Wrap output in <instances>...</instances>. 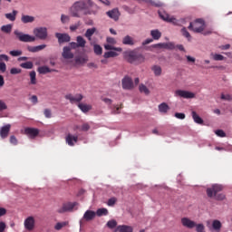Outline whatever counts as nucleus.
<instances>
[{
	"label": "nucleus",
	"instance_id": "nucleus-1",
	"mask_svg": "<svg viewBox=\"0 0 232 232\" xmlns=\"http://www.w3.org/2000/svg\"><path fill=\"white\" fill-rule=\"evenodd\" d=\"M223 189L224 187H222V185L214 184L210 188H207V195L208 198H215L216 200H226V195L224 193H220V191Z\"/></svg>",
	"mask_w": 232,
	"mask_h": 232
},
{
	"label": "nucleus",
	"instance_id": "nucleus-2",
	"mask_svg": "<svg viewBox=\"0 0 232 232\" xmlns=\"http://www.w3.org/2000/svg\"><path fill=\"white\" fill-rule=\"evenodd\" d=\"M124 59L128 61L130 64H140L144 63V55L135 52V51H130V52H125L124 54Z\"/></svg>",
	"mask_w": 232,
	"mask_h": 232
},
{
	"label": "nucleus",
	"instance_id": "nucleus-3",
	"mask_svg": "<svg viewBox=\"0 0 232 232\" xmlns=\"http://www.w3.org/2000/svg\"><path fill=\"white\" fill-rule=\"evenodd\" d=\"M87 5L84 2H75L71 8L72 17H81V12L86 10Z\"/></svg>",
	"mask_w": 232,
	"mask_h": 232
},
{
	"label": "nucleus",
	"instance_id": "nucleus-4",
	"mask_svg": "<svg viewBox=\"0 0 232 232\" xmlns=\"http://www.w3.org/2000/svg\"><path fill=\"white\" fill-rule=\"evenodd\" d=\"M204 20L197 19L195 22L190 23L188 28L195 32V34H202V32H204Z\"/></svg>",
	"mask_w": 232,
	"mask_h": 232
},
{
	"label": "nucleus",
	"instance_id": "nucleus-5",
	"mask_svg": "<svg viewBox=\"0 0 232 232\" xmlns=\"http://www.w3.org/2000/svg\"><path fill=\"white\" fill-rule=\"evenodd\" d=\"M14 35H16L18 41H21V43H34L35 41V36L25 34L19 31H14Z\"/></svg>",
	"mask_w": 232,
	"mask_h": 232
},
{
	"label": "nucleus",
	"instance_id": "nucleus-6",
	"mask_svg": "<svg viewBox=\"0 0 232 232\" xmlns=\"http://www.w3.org/2000/svg\"><path fill=\"white\" fill-rule=\"evenodd\" d=\"M34 34L35 37H38V39H41L42 41H44V39L48 37V30L46 27L35 28Z\"/></svg>",
	"mask_w": 232,
	"mask_h": 232
},
{
	"label": "nucleus",
	"instance_id": "nucleus-7",
	"mask_svg": "<svg viewBox=\"0 0 232 232\" xmlns=\"http://www.w3.org/2000/svg\"><path fill=\"white\" fill-rule=\"evenodd\" d=\"M66 101H69L71 104H77V102H81L82 99H84V96L81 93H77L75 95L69 93L65 95Z\"/></svg>",
	"mask_w": 232,
	"mask_h": 232
},
{
	"label": "nucleus",
	"instance_id": "nucleus-8",
	"mask_svg": "<svg viewBox=\"0 0 232 232\" xmlns=\"http://www.w3.org/2000/svg\"><path fill=\"white\" fill-rule=\"evenodd\" d=\"M176 97H181L182 99H195V93L189 91L177 90L175 92Z\"/></svg>",
	"mask_w": 232,
	"mask_h": 232
},
{
	"label": "nucleus",
	"instance_id": "nucleus-9",
	"mask_svg": "<svg viewBox=\"0 0 232 232\" xmlns=\"http://www.w3.org/2000/svg\"><path fill=\"white\" fill-rule=\"evenodd\" d=\"M181 224L183 227H187V229H193L194 227H196L197 230V226H198L197 222L191 220L189 218H182Z\"/></svg>",
	"mask_w": 232,
	"mask_h": 232
},
{
	"label": "nucleus",
	"instance_id": "nucleus-10",
	"mask_svg": "<svg viewBox=\"0 0 232 232\" xmlns=\"http://www.w3.org/2000/svg\"><path fill=\"white\" fill-rule=\"evenodd\" d=\"M75 206H77V202L63 203V207L58 209V212L59 213H68L70 211H73V208H75Z\"/></svg>",
	"mask_w": 232,
	"mask_h": 232
},
{
	"label": "nucleus",
	"instance_id": "nucleus-11",
	"mask_svg": "<svg viewBox=\"0 0 232 232\" xmlns=\"http://www.w3.org/2000/svg\"><path fill=\"white\" fill-rule=\"evenodd\" d=\"M121 86L123 90H133L135 85L133 84V80L130 77L125 76L121 81Z\"/></svg>",
	"mask_w": 232,
	"mask_h": 232
},
{
	"label": "nucleus",
	"instance_id": "nucleus-12",
	"mask_svg": "<svg viewBox=\"0 0 232 232\" xmlns=\"http://www.w3.org/2000/svg\"><path fill=\"white\" fill-rule=\"evenodd\" d=\"M55 37L56 39H58L59 44H63V43H70V41L72 40L70 34H68L56 33Z\"/></svg>",
	"mask_w": 232,
	"mask_h": 232
},
{
	"label": "nucleus",
	"instance_id": "nucleus-13",
	"mask_svg": "<svg viewBox=\"0 0 232 232\" xmlns=\"http://www.w3.org/2000/svg\"><path fill=\"white\" fill-rule=\"evenodd\" d=\"M24 225L25 229H27V231H34V229L35 227V218H34V217H28L24 220Z\"/></svg>",
	"mask_w": 232,
	"mask_h": 232
},
{
	"label": "nucleus",
	"instance_id": "nucleus-14",
	"mask_svg": "<svg viewBox=\"0 0 232 232\" xmlns=\"http://www.w3.org/2000/svg\"><path fill=\"white\" fill-rule=\"evenodd\" d=\"M74 63L76 66H82V64H86L88 63V56L85 54L77 55L74 58Z\"/></svg>",
	"mask_w": 232,
	"mask_h": 232
},
{
	"label": "nucleus",
	"instance_id": "nucleus-15",
	"mask_svg": "<svg viewBox=\"0 0 232 232\" xmlns=\"http://www.w3.org/2000/svg\"><path fill=\"white\" fill-rule=\"evenodd\" d=\"M25 135H28L29 139H35L39 135V129L35 128H25Z\"/></svg>",
	"mask_w": 232,
	"mask_h": 232
},
{
	"label": "nucleus",
	"instance_id": "nucleus-16",
	"mask_svg": "<svg viewBox=\"0 0 232 232\" xmlns=\"http://www.w3.org/2000/svg\"><path fill=\"white\" fill-rule=\"evenodd\" d=\"M62 56L63 59H73V57H75L73 53H72V48H70V46L63 47Z\"/></svg>",
	"mask_w": 232,
	"mask_h": 232
},
{
	"label": "nucleus",
	"instance_id": "nucleus-17",
	"mask_svg": "<svg viewBox=\"0 0 232 232\" xmlns=\"http://www.w3.org/2000/svg\"><path fill=\"white\" fill-rule=\"evenodd\" d=\"M79 140V136H74L72 134H67L65 137V142L68 144V146H75V142Z\"/></svg>",
	"mask_w": 232,
	"mask_h": 232
},
{
	"label": "nucleus",
	"instance_id": "nucleus-18",
	"mask_svg": "<svg viewBox=\"0 0 232 232\" xmlns=\"http://www.w3.org/2000/svg\"><path fill=\"white\" fill-rule=\"evenodd\" d=\"M106 14L108 15V17H110L111 19H113L114 21H119V17L121 15V13L119 12V9L114 8L111 11H108L106 13Z\"/></svg>",
	"mask_w": 232,
	"mask_h": 232
},
{
	"label": "nucleus",
	"instance_id": "nucleus-19",
	"mask_svg": "<svg viewBox=\"0 0 232 232\" xmlns=\"http://www.w3.org/2000/svg\"><path fill=\"white\" fill-rule=\"evenodd\" d=\"M114 232H133V227L128 225H120L116 227Z\"/></svg>",
	"mask_w": 232,
	"mask_h": 232
},
{
	"label": "nucleus",
	"instance_id": "nucleus-20",
	"mask_svg": "<svg viewBox=\"0 0 232 232\" xmlns=\"http://www.w3.org/2000/svg\"><path fill=\"white\" fill-rule=\"evenodd\" d=\"M10 128H12V125L6 124L0 129V137L2 139H6V137H8V133H10Z\"/></svg>",
	"mask_w": 232,
	"mask_h": 232
},
{
	"label": "nucleus",
	"instance_id": "nucleus-21",
	"mask_svg": "<svg viewBox=\"0 0 232 232\" xmlns=\"http://www.w3.org/2000/svg\"><path fill=\"white\" fill-rule=\"evenodd\" d=\"M97 217L96 212L93 210H87L83 215V220H86L87 222H90L91 220H93Z\"/></svg>",
	"mask_w": 232,
	"mask_h": 232
},
{
	"label": "nucleus",
	"instance_id": "nucleus-22",
	"mask_svg": "<svg viewBox=\"0 0 232 232\" xmlns=\"http://www.w3.org/2000/svg\"><path fill=\"white\" fill-rule=\"evenodd\" d=\"M152 46H153V48H165L166 50H174L175 49V44L173 43L156 44Z\"/></svg>",
	"mask_w": 232,
	"mask_h": 232
},
{
	"label": "nucleus",
	"instance_id": "nucleus-23",
	"mask_svg": "<svg viewBox=\"0 0 232 232\" xmlns=\"http://www.w3.org/2000/svg\"><path fill=\"white\" fill-rule=\"evenodd\" d=\"M159 15L160 19H162L163 21H167V23H177V19L170 17L169 14L166 13L159 12Z\"/></svg>",
	"mask_w": 232,
	"mask_h": 232
},
{
	"label": "nucleus",
	"instance_id": "nucleus-24",
	"mask_svg": "<svg viewBox=\"0 0 232 232\" xmlns=\"http://www.w3.org/2000/svg\"><path fill=\"white\" fill-rule=\"evenodd\" d=\"M44 48H46V44L28 46L27 50L28 52H31V53H37V52H41L42 50H44Z\"/></svg>",
	"mask_w": 232,
	"mask_h": 232
},
{
	"label": "nucleus",
	"instance_id": "nucleus-25",
	"mask_svg": "<svg viewBox=\"0 0 232 232\" xmlns=\"http://www.w3.org/2000/svg\"><path fill=\"white\" fill-rule=\"evenodd\" d=\"M122 44H125L127 46H134L135 40L133 39V37L126 35L122 38Z\"/></svg>",
	"mask_w": 232,
	"mask_h": 232
},
{
	"label": "nucleus",
	"instance_id": "nucleus-26",
	"mask_svg": "<svg viewBox=\"0 0 232 232\" xmlns=\"http://www.w3.org/2000/svg\"><path fill=\"white\" fill-rule=\"evenodd\" d=\"M35 21V17L28 14H22L21 22L24 23V24H28V23H34Z\"/></svg>",
	"mask_w": 232,
	"mask_h": 232
},
{
	"label": "nucleus",
	"instance_id": "nucleus-27",
	"mask_svg": "<svg viewBox=\"0 0 232 232\" xmlns=\"http://www.w3.org/2000/svg\"><path fill=\"white\" fill-rule=\"evenodd\" d=\"M95 32H97V28H95V27L89 28L86 30V32L84 34V37H86V39H88V41H92V37L93 36Z\"/></svg>",
	"mask_w": 232,
	"mask_h": 232
},
{
	"label": "nucleus",
	"instance_id": "nucleus-28",
	"mask_svg": "<svg viewBox=\"0 0 232 232\" xmlns=\"http://www.w3.org/2000/svg\"><path fill=\"white\" fill-rule=\"evenodd\" d=\"M78 108L82 111L83 113H88L92 110V105L85 104V103H78Z\"/></svg>",
	"mask_w": 232,
	"mask_h": 232
},
{
	"label": "nucleus",
	"instance_id": "nucleus-29",
	"mask_svg": "<svg viewBox=\"0 0 232 232\" xmlns=\"http://www.w3.org/2000/svg\"><path fill=\"white\" fill-rule=\"evenodd\" d=\"M37 72L39 73H42L43 75H45V73H51V72H55V70H52L48 66H40L38 67Z\"/></svg>",
	"mask_w": 232,
	"mask_h": 232
},
{
	"label": "nucleus",
	"instance_id": "nucleus-30",
	"mask_svg": "<svg viewBox=\"0 0 232 232\" xmlns=\"http://www.w3.org/2000/svg\"><path fill=\"white\" fill-rule=\"evenodd\" d=\"M151 70L156 77H160V75H162V67L160 65L152 66Z\"/></svg>",
	"mask_w": 232,
	"mask_h": 232
},
{
	"label": "nucleus",
	"instance_id": "nucleus-31",
	"mask_svg": "<svg viewBox=\"0 0 232 232\" xmlns=\"http://www.w3.org/2000/svg\"><path fill=\"white\" fill-rule=\"evenodd\" d=\"M150 35L155 41H159V39L162 37V33H160V31L156 29V30L150 31Z\"/></svg>",
	"mask_w": 232,
	"mask_h": 232
},
{
	"label": "nucleus",
	"instance_id": "nucleus-32",
	"mask_svg": "<svg viewBox=\"0 0 232 232\" xmlns=\"http://www.w3.org/2000/svg\"><path fill=\"white\" fill-rule=\"evenodd\" d=\"M192 118L194 122L197 124H204V120H202V118H200V116H198L195 111H192Z\"/></svg>",
	"mask_w": 232,
	"mask_h": 232
},
{
	"label": "nucleus",
	"instance_id": "nucleus-33",
	"mask_svg": "<svg viewBox=\"0 0 232 232\" xmlns=\"http://www.w3.org/2000/svg\"><path fill=\"white\" fill-rule=\"evenodd\" d=\"M159 111L160 113H166L167 111H169V105L168 103L163 102L159 105Z\"/></svg>",
	"mask_w": 232,
	"mask_h": 232
},
{
	"label": "nucleus",
	"instance_id": "nucleus-34",
	"mask_svg": "<svg viewBox=\"0 0 232 232\" xmlns=\"http://www.w3.org/2000/svg\"><path fill=\"white\" fill-rule=\"evenodd\" d=\"M17 10H13L12 13H7L5 14V17L9 20V21H15V18L17 17Z\"/></svg>",
	"mask_w": 232,
	"mask_h": 232
},
{
	"label": "nucleus",
	"instance_id": "nucleus-35",
	"mask_svg": "<svg viewBox=\"0 0 232 232\" xmlns=\"http://www.w3.org/2000/svg\"><path fill=\"white\" fill-rule=\"evenodd\" d=\"M119 53L115 51H109L104 53L103 57L104 59H111V57H118Z\"/></svg>",
	"mask_w": 232,
	"mask_h": 232
},
{
	"label": "nucleus",
	"instance_id": "nucleus-36",
	"mask_svg": "<svg viewBox=\"0 0 232 232\" xmlns=\"http://www.w3.org/2000/svg\"><path fill=\"white\" fill-rule=\"evenodd\" d=\"M76 41V44L80 48H84V46H86V40H84L82 36H77Z\"/></svg>",
	"mask_w": 232,
	"mask_h": 232
},
{
	"label": "nucleus",
	"instance_id": "nucleus-37",
	"mask_svg": "<svg viewBox=\"0 0 232 232\" xmlns=\"http://www.w3.org/2000/svg\"><path fill=\"white\" fill-rule=\"evenodd\" d=\"M212 229H217V230L222 229V223L220 222V220L215 219L212 222Z\"/></svg>",
	"mask_w": 232,
	"mask_h": 232
},
{
	"label": "nucleus",
	"instance_id": "nucleus-38",
	"mask_svg": "<svg viewBox=\"0 0 232 232\" xmlns=\"http://www.w3.org/2000/svg\"><path fill=\"white\" fill-rule=\"evenodd\" d=\"M21 68H24V70H32L34 68V63L32 62H25L20 64Z\"/></svg>",
	"mask_w": 232,
	"mask_h": 232
},
{
	"label": "nucleus",
	"instance_id": "nucleus-39",
	"mask_svg": "<svg viewBox=\"0 0 232 232\" xmlns=\"http://www.w3.org/2000/svg\"><path fill=\"white\" fill-rule=\"evenodd\" d=\"M66 226H68V221L58 222V223L54 226V229H56V231H61V228H62V227H66Z\"/></svg>",
	"mask_w": 232,
	"mask_h": 232
},
{
	"label": "nucleus",
	"instance_id": "nucleus-40",
	"mask_svg": "<svg viewBox=\"0 0 232 232\" xmlns=\"http://www.w3.org/2000/svg\"><path fill=\"white\" fill-rule=\"evenodd\" d=\"M97 217H106L108 215L107 208H99L96 212Z\"/></svg>",
	"mask_w": 232,
	"mask_h": 232
},
{
	"label": "nucleus",
	"instance_id": "nucleus-41",
	"mask_svg": "<svg viewBox=\"0 0 232 232\" xmlns=\"http://www.w3.org/2000/svg\"><path fill=\"white\" fill-rule=\"evenodd\" d=\"M105 50H113L114 52H122V48L121 47H115L111 44H105L104 45Z\"/></svg>",
	"mask_w": 232,
	"mask_h": 232
},
{
	"label": "nucleus",
	"instance_id": "nucleus-42",
	"mask_svg": "<svg viewBox=\"0 0 232 232\" xmlns=\"http://www.w3.org/2000/svg\"><path fill=\"white\" fill-rule=\"evenodd\" d=\"M1 31L4 32V34H11L12 33V24L3 25L1 27Z\"/></svg>",
	"mask_w": 232,
	"mask_h": 232
},
{
	"label": "nucleus",
	"instance_id": "nucleus-43",
	"mask_svg": "<svg viewBox=\"0 0 232 232\" xmlns=\"http://www.w3.org/2000/svg\"><path fill=\"white\" fill-rule=\"evenodd\" d=\"M93 50L96 55H102V47H101V45L94 44Z\"/></svg>",
	"mask_w": 232,
	"mask_h": 232
},
{
	"label": "nucleus",
	"instance_id": "nucleus-44",
	"mask_svg": "<svg viewBox=\"0 0 232 232\" xmlns=\"http://www.w3.org/2000/svg\"><path fill=\"white\" fill-rule=\"evenodd\" d=\"M181 34L184 37H186L188 41H191V34H189V32H188V29H186V27H183L181 29Z\"/></svg>",
	"mask_w": 232,
	"mask_h": 232
},
{
	"label": "nucleus",
	"instance_id": "nucleus-45",
	"mask_svg": "<svg viewBox=\"0 0 232 232\" xmlns=\"http://www.w3.org/2000/svg\"><path fill=\"white\" fill-rule=\"evenodd\" d=\"M140 93H145V95H150V89L144 84L140 85Z\"/></svg>",
	"mask_w": 232,
	"mask_h": 232
},
{
	"label": "nucleus",
	"instance_id": "nucleus-46",
	"mask_svg": "<svg viewBox=\"0 0 232 232\" xmlns=\"http://www.w3.org/2000/svg\"><path fill=\"white\" fill-rule=\"evenodd\" d=\"M107 227H109L110 229L117 227V221L114 219L109 220L107 222Z\"/></svg>",
	"mask_w": 232,
	"mask_h": 232
},
{
	"label": "nucleus",
	"instance_id": "nucleus-47",
	"mask_svg": "<svg viewBox=\"0 0 232 232\" xmlns=\"http://www.w3.org/2000/svg\"><path fill=\"white\" fill-rule=\"evenodd\" d=\"M35 77H36L35 71H32L30 72L31 84H37V79Z\"/></svg>",
	"mask_w": 232,
	"mask_h": 232
},
{
	"label": "nucleus",
	"instance_id": "nucleus-48",
	"mask_svg": "<svg viewBox=\"0 0 232 232\" xmlns=\"http://www.w3.org/2000/svg\"><path fill=\"white\" fill-rule=\"evenodd\" d=\"M9 53L12 55V57H19V55H23V51H10Z\"/></svg>",
	"mask_w": 232,
	"mask_h": 232
},
{
	"label": "nucleus",
	"instance_id": "nucleus-49",
	"mask_svg": "<svg viewBox=\"0 0 232 232\" xmlns=\"http://www.w3.org/2000/svg\"><path fill=\"white\" fill-rule=\"evenodd\" d=\"M115 204H117V198H111L107 202V205L110 207H113Z\"/></svg>",
	"mask_w": 232,
	"mask_h": 232
},
{
	"label": "nucleus",
	"instance_id": "nucleus-50",
	"mask_svg": "<svg viewBox=\"0 0 232 232\" xmlns=\"http://www.w3.org/2000/svg\"><path fill=\"white\" fill-rule=\"evenodd\" d=\"M150 5H151V6H156L157 8H160V6H162V3L160 2H155L153 0H149Z\"/></svg>",
	"mask_w": 232,
	"mask_h": 232
},
{
	"label": "nucleus",
	"instance_id": "nucleus-51",
	"mask_svg": "<svg viewBox=\"0 0 232 232\" xmlns=\"http://www.w3.org/2000/svg\"><path fill=\"white\" fill-rule=\"evenodd\" d=\"M44 114L46 119H52V111L50 109H45Z\"/></svg>",
	"mask_w": 232,
	"mask_h": 232
},
{
	"label": "nucleus",
	"instance_id": "nucleus-52",
	"mask_svg": "<svg viewBox=\"0 0 232 232\" xmlns=\"http://www.w3.org/2000/svg\"><path fill=\"white\" fill-rule=\"evenodd\" d=\"M214 61H224V55L222 54H214L213 55Z\"/></svg>",
	"mask_w": 232,
	"mask_h": 232
},
{
	"label": "nucleus",
	"instance_id": "nucleus-53",
	"mask_svg": "<svg viewBox=\"0 0 232 232\" xmlns=\"http://www.w3.org/2000/svg\"><path fill=\"white\" fill-rule=\"evenodd\" d=\"M175 117H176V119H180L182 121V120L186 119V114H184L182 112H176Z\"/></svg>",
	"mask_w": 232,
	"mask_h": 232
},
{
	"label": "nucleus",
	"instance_id": "nucleus-54",
	"mask_svg": "<svg viewBox=\"0 0 232 232\" xmlns=\"http://www.w3.org/2000/svg\"><path fill=\"white\" fill-rule=\"evenodd\" d=\"M10 73L12 75H17V73H21V69H17V68H12L10 70Z\"/></svg>",
	"mask_w": 232,
	"mask_h": 232
},
{
	"label": "nucleus",
	"instance_id": "nucleus-55",
	"mask_svg": "<svg viewBox=\"0 0 232 232\" xmlns=\"http://www.w3.org/2000/svg\"><path fill=\"white\" fill-rule=\"evenodd\" d=\"M0 72L2 73H5V72H6V63L0 62Z\"/></svg>",
	"mask_w": 232,
	"mask_h": 232
},
{
	"label": "nucleus",
	"instance_id": "nucleus-56",
	"mask_svg": "<svg viewBox=\"0 0 232 232\" xmlns=\"http://www.w3.org/2000/svg\"><path fill=\"white\" fill-rule=\"evenodd\" d=\"M215 133L218 135V137H226V132H224L222 130H217Z\"/></svg>",
	"mask_w": 232,
	"mask_h": 232
},
{
	"label": "nucleus",
	"instance_id": "nucleus-57",
	"mask_svg": "<svg viewBox=\"0 0 232 232\" xmlns=\"http://www.w3.org/2000/svg\"><path fill=\"white\" fill-rule=\"evenodd\" d=\"M79 26H81V24L79 23H76L75 24L70 26V31L75 32V30L79 29Z\"/></svg>",
	"mask_w": 232,
	"mask_h": 232
},
{
	"label": "nucleus",
	"instance_id": "nucleus-58",
	"mask_svg": "<svg viewBox=\"0 0 232 232\" xmlns=\"http://www.w3.org/2000/svg\"><path fill=\"white\" fill-rule=\"evenodd\" d=\"M61 21H62V23H68V21H70V16H68V15H65V14H62V16H61Z\"/></svg>",
	"mask_w": 232,
	"mask_h": 232
},
{
	"label": "nucleus",
	"instance_id": "nucleus-59",
	"mask_svg": "<svg viewBox=\"0 0 232 232\" xmlns=\"http://www.w3.org/2000/svg\"><path fill=\"white\" fill-rule=\"evenodd\" d=\"M8 106H6V103H5V102L0 100V111H3V110H6Z\"/></svg>",
	"mask_w": 232,
	"mask_h": 232
},
{
	"label": "nucleus",
	"instance_id": "nucleus-60",
	"mask_svg": "<svg viewBox=\"0 0 232 232\" xmlns=\"http://www.w3.org/2000/svg\"><path fill=\"white\" fill-rule=\"evenodd\" d=\"M82 131H88V130H90V124L88 123H83L82 125V128H81Z\"/></svg>",
	"mask_w": 232,
	"mask_h": 232
},
{
	"label": "nucleus",
	"instance_id": "nucleus-61",
	"mask_svg": "<svg viewBox=\"0 0 232 232\" xmlns=\"http://www.w3.org/2000/svg\"><path fill=\"white\" fill-rule=\"evenodd\" d=\"M107 43L109 44H116L117 41H115V38H113V37H107Z\"/></svg>",
	"mask_w": 232,
	"mask_h": 232
},
{
	"label": "nucleus",
	"instance_id": "nucleus-62",
	"mask_svg": "<svg viewBox=\"0 0 232 232\" xmlns=\"http://www.w3.org/2000/svg\"><path fill=\"white\" fill-rule=\"evenodd\" d=\"M69 48H71V50H76V48H80V47L77 43L72 42V43H70Z\"/></svg>",
	"mask_w": 232,
	"mask_h": 232
},
{
	"label": "nucleus",
	"instance_id": "nucleus-63",
	"mask_svg": "<svg viewBox=\"0 0 232 232\" xmlns=\"http://www.w3.org/2000/svg\"><path fill=\"white\" fill-rule=\"evenodd\" d=\"M10 142L11 144H14V146H17V138H15V136H11Z\"/></svg>",
	"mask_w": 232,
	"mask_h": 232
},
{
	"label": "nucleus",
	"instance_id": "nucleus-64",
	"mask_svg": "<svg viewBox=\"0 0 232 232\" xmlns=\"http://www.w3.org/2000/svg\"><path fill=\"white\" fill-rule=\"evenodd\" d=\"M5 229H6V223L1 221L0 222V232H5Z\"/></svg>",
	"mask_w": 232,
	"mask_h": 232
}]
</instances>
